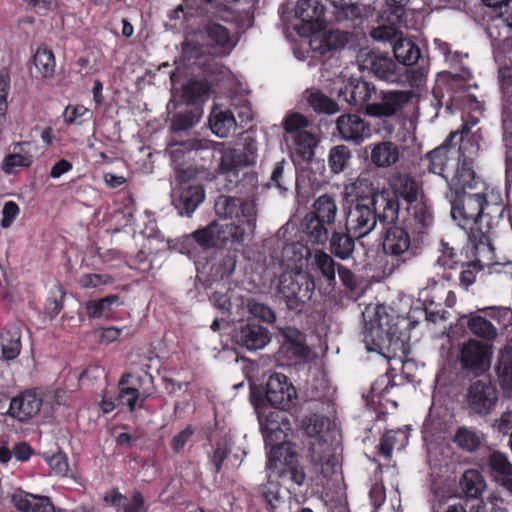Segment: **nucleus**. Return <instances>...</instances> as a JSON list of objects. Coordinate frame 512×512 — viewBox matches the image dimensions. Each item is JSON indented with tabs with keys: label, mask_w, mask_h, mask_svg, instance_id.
Here are the masks:
<instances>
[{
	"label": "nucleus",
	"mask_w": 512,
	"mask_h": 512,
	"mask_svg": "<svg viewBox=\"0 0 512 512\" xmlns=\"http://www.w3.org/2000/svg\"><path fill=\"white\" fill-rule=\"evenodd\" d=\"M338 213V206L333 195L323 194L315 199L310 214L315 215L327 225L334 226Z\"/></svg>",
	"instance_id": "f704fd0d"
},
{
	"label": "nucleus",
	"mask_w": 512,
	"mask_h": 512,
	"mask_svg": "<svg viewBox=\"0 0 512 512\" xmlns=\"http://www.w3.org/2000/svg\"><path fill=\"white\" fill-rule=\"evenodd\" d=\"M458 134L459 133L457 131L450 132L448 137L440 146L425 155V159L428 161L427 169L429 172L440 175L441 177L445 178V180L448 178V176L445 174V170L450 160L448 155L449 149L450 147L457 144V142H454V140Z\"/></svg>",
	"instance_id": "a878e982"
},
{
	"label": "nucleus",
	"mask_w": 512,
	"mask_h": 512,
	"mask_svg": "<svg viewBox=\"0 0 512 512\" xmlns=\"http://www.w3.org/2000/svg\"><path fill=\"white\" fill-rule=\"evenodd\" d=\"M364 319L363 342L370 352H377L387 359L402 358L407 353L403 334L396 318L384 306L367 307Z\"/></svg>",
	"instance_id": "f03ea898"
},
{
	"label": "nucleus",
	"mask_w": 512,
	"mask_h": 512,
	"mask_svg": "<svg viewBox=\"0 0 512 512\" xmlns=\"http://www.w3.org/2000/svg\"><path fill=\"white\" fill-rule=\"evenodd\" d=\"M383 251L387 257L383 273L392 275L417 254L416 240L412 241L406 228L389 227L384 235Z\"/></svg>",
	"instance_id": "423d86ee"
},
{
	"label": "nucleus",
	"mask_w": 512,
	"mask_h": 512,
	"mask_svg": "<svg viewBox=\"0 0 512 512\" xmlns=\"http://www.w3.org/2000/svg\"><path fill=\"white\" fill-rule=\"evenodd\" d=\"M388 21H389V25H381L376 28H373L370 31L371 38H373L376 41H383V42H386V41L391 42L393 40L396 41V39H398L397 38L398 30L395 27V25L398 22H400V19L395 20V17L391 14L388 17Z\"/></svg>",
	"instance_id": "5fc2aeb1"
},
{
	"label": "nucleus",
	"mask_w": 512,
	"mask_h": 512,
	"mask_svg": "<svg viewBox=\"0 0 512 512\" xmlns=\"http://www.w3.org/2000/svg\"><path fill=\"white\" fill-rule=\"evenodd\" d=\"M303 232L311 243L323 245L329 240L333 226L308 213L303 219Z\"/></svg>",
	"instance_id": "2f4dec72"
},
{
	"label": "nucleus",
	"mask_w": 512,
	"mask_h": 512,
	"mask_svg": "<svg viewBox=\"0 0 512 512\" xmlns=\"http://www.w3.org/2000/svg\"><path fill=\"white\" fill-rule=\"evenodd\" d=\"M204 198L205 192L200 185H180L172 191V204L180 215L190 216Z\"/></svg>",
	"instance_id": "4be33fe9"
},
{
	"label": "nucleus",
	"mask_w": 512,
	"mask_h": 512,
	"mask_svg": "<svg viewBox=\"0 0 512 512\" xmlns=\"http://www.w3.org/2000/svg\"><path fill=\"white\" fill-rule=\"evenodd\" d=\"M400 158L398 145L391 141H381L371 145L370 161L377 168H389Z\"/></svg>",
	"instance_id": "cd10ccee"
},
{
	"label": "nucleus",
	"mask_w": 512,
	"mask_h": 512,
	"mask_svg": "<svg viewBox=\"0 0 512 512\" xmlns=\"http://www.w3.org/2000/svg\"><path fill=\"white\" fill-rule=\"evenodd\" d=\"M459 134L460 145L459 152L461 154V160H468L473 163L474 157L477 156L480 150L479 139L480 137L476 134H469V129L466 125L463 126L461 131H457Z\"/></svg>",
	"instance_id": "c03bdc74"
},
{
	"label": "nucleus",
	"mask_w": 512,
	"mask_h": 512,
	"mask_svg": "<svg viewBox=\"0 0 512 512\" xmlns=\"http://www.w3.org/2000/svg\"><path fill=\"white\" fill-rule=\"evenodd\" d=\"M41 406L42 398L40 394L35 390H29L10 401L8 414L20 422H25L36 416Z\"/></svg>",
	"instance_id": "412c9836"
},
{
	"label": "nucleus",
	"mask_w": 512,
	"mask_h": 512,
	"mask_svg": "<svg viewBox=\"0 0 512 512\" xmlns=\"http://www.w3.org/2000/svg\"><path fill=\"white\" fill-rule=\"evenodd\" d=\"M37 71L45 78L52 77L55 72V58L52 50L46 46L39 47L33 57Z\"/></svg>",
	"instance_id": "a18cd8bd"
},
{
	"label": "nucleus",
	"mask_w": 512,
	"mask_h": 512,
	"mask_svg": "<svg viewBox=\"0 0 512 512\" xmlns=\"http://www.w3.org/2000/svg\"><path fill=\"white\" fill-rule=\"evenodd\" d=\"M28 145L27 142L16 143L14 146V153L7 155L2 163V169L5 173H13L16 167H29L32 164V156L27 153H20L22 146Z\"/></svg>",
	"instance_id": "09e8293b"
},
{
	"label": "nucleus",
	"mask_w": 512,
	"mask_h": 512,
	"mask_svg": "<svg viewBox=\"0 0 512 512\" xmlns=\"http://www.w3.org/2000/svg\"><path fill=\"white\" fill-rule=\"evenodd\" d=\"M79 285L83 289L97 288L112 282V277L107 274H83L79 278Z\"/></svg>",
	"instance_id": "e2e57ef3"
},
{
	"label": "nucleus",
	"mask_w": 512,
	"mask_h": 512,
	"mask_svg": "<svg viewBox=\"0 0 512 512\" xmlns=\"http://www.w3.org/2000/svg\"><path fill=\"white\" fill-rule=\"evenodd\" d=\"M259 493L271 509H276L282 502L280 485L278 482L268 480L259 487Z\"/></svg>",
	"instance_id": "4d7b16f0"
},
{
	"label": "nucleus",
	"mask_w": 512,
	"mask_h": 512,
	"mask_svg": "<svg viewBox=\"0 0 512 512\" xmlns=\"http://www.w3.org/2000/svg\"><path fill=\"white\" fill-rule=\"evenodd\" d=\"M353 34L342 30L328 31V43L332 51L343 49L352 39Z\"/></svg>",
	"instance_id": "69168bd1"
},
{
	"label": "nucleus",
	"mask_w": 512,
	"mask_h": 512,
	"mask_svg": "<svg viewBox=\"0 0 512 512\" xmlns=\"http://www.w3.org/2000/svg\"><path fill=\"white\" fill-rule=\"evenodd\" d=\"M448 192H471L484 187V182L473 169V163L468 160H460L454 175L447 178Z\"/></svg>",
	"instance_id": "aec40b11"
},
{
	"label": "nucleus",
	"mask_w": 512,
	"mask_h": 512,
	"mask_svg": "<svg viewBox=\"0 0 512 512\" xmlns=\"http://www.w3.org/2000/svg\"><path fill=\"white\" fill-rule=\"evenodd\" d=\"M296 16L308 26V30L320 28L324 17V6L318 0H299Z\"/></svg>",
	"instance_id": "c85d7f7f"
},
{
	"label": "nucleus",
	"mask_w": 512,
	"mask_h": 512,
	"mask_svg": "<svg viewBox=\"0 0 512 512\" xmlns=\"http://www.w3.org/2000/svg\"><path fill=\"white\" fill-rule=\"evenodd\" d=\"M340 265L332 255L323 250H316L313 254L312 269L317 271L329 285L336 284V273Z\"/></svg>",
	"instance_id": "473e14b6"
},
{
	"label": "nucleus",
	"mask_w": 512,
	"mask_h": 512,
	"mask_svg": "<svg viewBox=\"0 0 512 512\" xmlns=\"http://www.w3.org/2000/svg\"><path fill=\"white\" fill-rule=\"evenodd\" d=\"M314 290V280L308 273L297 271L284 273L280 277L279 292L291 310H300L312 298Z\"/></svg>",
	"instance_id": "9d476101"
},
{
	"label": "nucleus",
	"mask_w": 512,
	"mask_h": 512,
	"mask_svg": "<svg viewBox=\"0 0 512 512\" xmlns=\"http://www.w3.org/2000/svg\"><path fill=\"white\" fill-rule=\"evenodd\" d=\"M352 158V151L348 146L344 144L333 146L328 154L330 172L334 175L343 173L350 167Z\"/></svg>",
	"instance_id": "79ce46f5"
},
{
	"label": "nucleus",
	"mask_w": 512,
	"mask_h": 512,
	"mask_svg": "<svg viewBox=\"0 0 512 512\" xmlns=\"http://www.w3.org/2000/svg\"><path fill=\"white\" fill-rule=\"evenodd\" d=\"M485 189L471 192H447L446 198L451 205V216L466 228L470 224L477 223L485 206L488 204Z\"/></svg>",
	"instance_id": "1a4fd4ad"
},
{
	"label": "nucleus",
	"mask_w": 512,
	"mask_h": 512,
	"mask_svg": "<svg viewBox=\"0 0 512 512\" xmlns=\"http://www.w3.org/2000/svg\"><path fill=\"white\" fill-rule=\"evenodd\" d=\"M309 125V120L302 114L290 112L283 120V128L287 134H293L305 129Z\"/></svg>",
	"instance_id": "bf43d9fd"
},
{
	"label": "nucleus",
	"mask_w": 512,
	"mask_h": 512,
	"mask_svg": "<svg viewBox=\"0 0 512 512\" xmlns=\"http://www.w3.org/2000/svg\"><path fill=\"white\" fill-rule=\"evenodd\" d=\"M215 212L220 218L231 220L250 233L255 231L258 210L254 199L221 195L215 201Z\"/></svg>",
	"instance_id": "0eeeda50"
},
{
	"label": "nucleus",
	"mask_w": 512,
	"mask_h": 512,
	"mask_svg": "<svg viewBox=\"0 0 512 512\" xmlns=\"http://www.w3.org/2000/svg\"><path fill=\"white\" fill-rule=\"evenodd\" d=\"M393 53L398 64H403L404 67L415 64L421 55L419 47L413 41L401 37L396 39Z\"/></svg>",
	"instance_id": "ea45409f"
},
{
	"label": "nucleus",
	"mask_w": 512,
	"mask_h": 512,
	"mask_svg": "<svg viewBox=\"0 0 512 512\" xmlns=\"http://www.w3.org/2000/svg\"><path fill=\"white\" fill-rule=\"evenodd\" d=\"M211 131L220 138L227 137L235 130L237 122L231 109L215 106L209 117Z\"/></svg>",
	"instance_id": "c756f323"
},
{
	"label": "nucleus",
	"mask_w": 512,
	"mask_h": 512,
	"mask_svg": "<svg viewBox=\"0 0 512 512\" xmlns=\"http://www.w3.org/2000/svg\"><path fill=\"white\" fill-rule=\"evenodd\" d=\"M265 445L275 446L292 432L290 419L284 410H260L254 403Z\"/></svg>",
	"instance_id": "9b49d317"
},
{
	"label": "nucleus",
	"mask_w": 512,
	"mask_h": 512,
	"mask_svg": "<svg viewBox=\"0 0 512 512\" xmlns=\"http://www.w3.org/2000/svg\"><path fill=\"white\" fill-rule=\"evenodd\" d=\"M491 345L477 340H469L460 350V364L463 371L475 376L486 372L491 364Z\"/></svg>",
	"instance_id": "2eb2a0df"
},
{
	"label": "nucleus",
	"mask_w": 512,
	"mask_h": 512,
	"mask_svg": "<svg viewBox=\"0 0 512 512\" xmlns=\"http://www.w3.org/2000/svg\"><path fill=\"white\" fill-rule=\"evenodd\" d=\"M467 325L474 335L483 339L493 340L497 336L496 327L484 317L472 316L469 318Z\"/></svg>",
	"instance_id": "603ef678"
},
{
	"label": "nucleus",
	"mask_w": 512,
	"mask_h": 512,
	"mask_svg": "<svg viewBox=\"0 0 512 512\" xmlns=\"http://www.w3.org/2000/svg\"><path fill=\"white\" fill-rule=\"evenodd\" d=\"M350 94L346 100L351 105L363 106L364 114L372 118L383 119V130L391 135L394 131L388 119L397 116L411 101L413 93L408 90H380L373 83L362 79L351 80L345 86Z\"/></svg>",
	"instance_id": "f257e3e1"
},
{
	"label": "nucleus",
	"mask_w": 512,
	"mask_h": 512,
	"mask_svg": "<svg viewBox=\"0 0 512 512\" xmlns=\"http://www.w3.org/2000/svg\"><path fill=\"white\" fill-rule=\"evenodd\" d=\"M394 387V383L391 381L388 374L381 375L378 377L371 386L372 398L377 397L379 401L389 393L390 389Z\"/></svg>",
	"instance_id": "338daca9"
},
{
	"label": "nucleus",
	"mask_w": 512,
	"mask_h": 512,
	"mask_svg": "<svg viewBox=\"0 0 512 512\" xmlns=\"http://www.w3.org/2000/svg\"><path fill=\"white\" fill-rule=\"evenodd\" d=\"M235 341L249 351H256L263 349L271 341V333L261 325L246 324L237 330Z\"/></svg>",
	"instance_id": "b1692460"
},
{
	"label": "nucleus",
	"mask_w": 512,
	"mask_h": 512,
	"mask_svg": "<svg viewBox=\"0 0 512 512\" xmlns=\"http://www.w3.org/2000/svg\"><path fill=\"white\" fill-rule=\"evenodd\" d=\"M483 469L498 485L512 476V462L507 454L498 450H491L483 459Z\"/></svg>",
	"instance_id": "393cba45"
},
{
	"label": "nucleus",
	"mask_w": 512,
	"mask_h": 512,
	"mask_svg": "<svg viewBox=\"0 0 512 512\" xmlns=\"http://www.w3.org/2000/svg\"><path fill=\"white\" fill-rule=\"evenodd\" d=\"M484 440L485 436L483 433L474 428L468 427L458 428L454 436V442L456 445L468 453L478 451Z\"/></svg>",
	"instance_id": "e433bc0d"
},
{
	"label": "nucleus",
	"mask_w": 512,
	"mask_h": 512,
	"mask_svg": "<svg viewBox=\"0 0 512 512\" xmlns=\"http://www.w3.org/2000/svg\"><path fill=\"white\" fill-rule=\"evenodd\" d=\"M267 402L279 409L287 411L296 405L297 391L289 378L282 373H273L266 383Z\"/></svg>",
	"instance_id": "dca6fc26"
},
{
	"label": "nucleus",
	"mask_w": 512,
	"mask_h": 512,
	"mask_svg": "<svg viewBox=\"0 0 512 512\" xmlns=\"http://www.w3.org/2000/svg\"><path fill=\"white\" fill-rule=\"evenodd\" d=\"M246 306L249 314L254 318L268 324H272L276 321V314L268 305L252 298L247 300Z\"/></svg>",
	"instance_id": "864d4df0"
},
{
	"label": "nucleus",
	"mask_w": 512,
	"mask_h": 512,
	"mask_svg": "<svg viewBox=\"0 0 512 512\" xmlns=\"http://www.w3.org/2000/svg\"><path fill=\"white\" fill-rule=\"evenodd\" d=\"M191 236L203 249L219 248L217 221L194 231Z\"/></svg>",
	"instance_id": "8fccbe9b"
},
{
	"label": "nucleus",
	"mask_w": 512,
	"mask_h": 512,
	"mask_svg": "<svg viewBox=\"0 0 512 512\" xmlns=\"http://www.w3.org/2000/svg\"><path fill=\"white\" fill-rule=\"evenodd\" d=\"M308 104L316 112H322L327 114H334L338 112V105L326 95L313 92L307 98Z\"/></svg>",
	"instance_id": "6e6d98bb"
},
{
	"label": "nucleus",
	"mask_w": 512,
	"mask_h": 512,
	"mask_svg": "<svg viewBox=\"0 0 512 512\" xmlns=\"http://www.w3.org/2000/svg\"><path fill=\"white\" fill-rule=\"evenodd\" d=\"M460 487L468 498L478 499L486 489V481L478 470L469 469L463 473Z\"/></svg>",
	"instance_id": "c9c22d12"
},
{
	"label": "nucleus",
	"mask_w": 512,
	"mask_h": 512,
	"mask_svg": "<svg viewBox=\"0 0 512 512\" xmlns=\"http://www.w3.org/2000/svg\"><path fill=\"white\" fill-rule=\"evenodd\" d=\"M36 494L17 490L11 495V502L19 512H31Z\"/></svg>",
	"instance_id": "0e129e2a"
},
{
	"label": "nucleus",
	"mask_w": 512,
	"mask_h": 512,
	"mask_svg": "<svg viewBox=\"0 0 512 512\" xmlns=\"http://www.w3.org/2000/svg\"><path fill=\"white\" fill-rule=\"evenodd\" d=\"M287 167L291 170V167L286 160L283 159L277 162L273 167L267 186L275 187L281 192H286L288 190V186L291 184L290 175L286 171Z\"/></svg>",
	"instance_id": "3c124183"
},
{
	"label": "nucleus",
	"mask_w": 512,
	"mask_h": 512,
	"mask_svg": "<svg viewBox=\"0 0 512 512\" xmlns=\"http://www.w3.org/2000/svg\"><path fill=\"white\" fill-rule=\"evenodd\" d=\"M203 38L210 55L215 57L229 55L236 45L230 31L225 26L212 21L204 26Z\"/></svg>",
	"instance_id": "a211bd4d"
},
{
	"label": "nucleus",
	"mask_w": 512,
	"mask_h": 512,
	"mask_svg": "<svg viewBox=\"0 0 512 512\" xmlns=\"http://www.w3.org/2000/svg\"><path fill=\"white\" fill-rule=\"evenodd\" d=\"M21 333L17 328L0 333V357L4 360L15 359L21 351Z\"/></svg>",
	"instance_id": "a19ab883"
},
{
	"label": "nucleus",
	"mask_w": 512,
	"mask_h": 512,
	"mask_svg": "<svg viewBox=\"0 0 512 512\" xmlns=\"http://www.w3.org/2000/svg\"><path fill=\"white\" fill-rule=\"evenodd\" d=\"M211 147L219 153L220 157L216 171L222 175L232 174L237 176L240 169L253 165L257 158V141L249 134L242 135L240 143L235 147L198 138L175 142L171 145L170 154L173 161L177 162L180 154L184 151L204 150Z\"/></svg>",
	"instance_id": "7ed1b4c3"
},
{
	"label": "nucleus",
	"mask_w": 512,
	"mask_h": 512,
	"mask_svg": "<svg viewBox=\"0 0 512 512\" xmlns=\"http://www.w3.org/2000/svg\"><path fill=\"white\" fill-rule=\"evenodd\" d=\"M217 230L219 234V248L240 245L251 234L242 226H237L233 223L220 224L217 222Z\"/></svg>",
	"instance_id": "58836bf2"
},
{
	"label": "nucleus",
	"mask_w": 512,
	"mask_h": 512,
	"mask_svg": "<svg viewBox=\"0 0 512 512\" xmlns=\"http://www.w3.org/2000/svg\"><path fill=\"white\" fill-rule=\"evenodd\" d=\"M353 199L350 203L372 204L382 207V217L386 220H397L400 204L385 190H380L376 183V174L372 169L362 170L350 185Z\"/></svg>",
	"instance_id": "39448f33"
},
{
	"label": "nucleus",
	"mask_w": 512,
	"mask_h": 512,
	"mask_svg": "<svg viewBox=\"0 0 512 512\" xmlns=\"http://www.w3.org/2000/svg\"><path fill=\"white\" fill-rule=\"evenodd\" d=\"M382 207L372 204L350 203L345 210V228L355 238L369 235L377 226V222L392 224L397 220H386L382 217Z\"/></svg>",
	"instance_id": "6e6552de"
},
{
	"label": "nucleus",
	"mask_w": 512,
	"mask_h": 512,
	"mask_svg": "<svg viewBox=\"0 0 512 512\" xmlns=\"http://www.w3.org/2000/svg\"><path fill=\"white\" fill-rule=\"evenodd\" d=\"M281 346L279 353L282 357L295 363L305 361L309 357L305 335L296 328L284 327L279 329Z\"/></svg>",
	"instance_id": "f3484780"
},
{
	"label": "nucleus",
	"mask_w": 512,
	"mask_h": 512,
	"mask_svg": "<svg viewBox=\"0 0 512 512\" xmlns=\"http://www.w3.org/2000/svg\"><path fill=\"white\" fill-rule=\"evenodd\" d=\"M499 400L496 386L489 380L478 379L467 388L466 404L468 409L480 417L493 412Z\"/></svg>",
	"instance_id": "f8f14e48"
},
{
	"label": "nucleus",
	"mask_w": 512,
	"mask_h": 512,
	"mask_svg": "<svg viewBox=\"0 0 512 512\" xmlns=\"http://www.w3.org/2000/svg\"><path fill=\"white\" fill-rule=\"evenodd\" d=\"M182 56L186 60H196L205 55H210L205 43L200 44L196 40L186 38L181 44Z\"/></svg>",
	"instance_id": "13d9d810"
},
{
	"label": "nucleus",
	"mask_w": 512,
	"mask_h": 512,
	"mask_svg": "<svg viewBox=\"0 0 512 512\" xmlns=\"http://www.w3.org/2000/svg\"><path fill=\"white\" fill-rule=\"evenodd\" d=\"M354 236L346 231L332 232L330 240V252L341 260H347L352 257L355 249Z\"/></svg>",
	"instance_id": "4c0bfd02"
},
{
	"label": "nucleus",
	"mask_w": 512,
	"mask_h": 512,
	"mask_svg": "<svg viewBox=\"0 0 512 512\" xmlns=\"http://www.w3.org/2000/svg\"><path fill=\"white\" fill-rule=\"evenodd\" d=\"M118 301L117 295H108L99 300H89L85 303L86 314L89 318H107L111 314V306Z\"/></svg>",
	"instance_id": "de8ad7c7"
},
{
	"label": "nucleus",
	"mask_w": 512,
	"mask_h": 512,
	"mask_svg": "<svg viewBox=\"0 0 512 512\" xmlns=\"http://www.w3.org/2000/svg\"><path fill=\"white\" fill-rule=\"evenodd\" d=\"M406 228L411 229L418 235L424 234L425 230L432 225L433 216L424 202H414L407 208Z\"/></svg>",
	"instance_id": "bb28decb"
},
{
	"label": "nucleus",
	"mask_w": 512,
	"mask_h": 512,
	"mask_svg": "<svg viewBox=\"0 0 512 512\" xmlns=\"http://www.w3.org/2000/svg\"><path fill=\"white\" fill-rule=\"evenodd\" d=\"M495 371L503 390L512 389V346L501 348L497 355Z\"/></svg>",
	"instance_id": "72a5a7b5"
},
{
	"label": "nucleus",
	"mask_w": 512,
	"mask_h": 512,
	"mask_svg": "<svg viewBox=\"0 0 512 512\" xmlns=\"http://www.w3.org/2000/svg\"><path fill=\"white\" fill-rule=\"evenodd\" d=\"M230 109L234 112V115L238 116L241 123H247L253 119L251 105L246 99L240 97L233 99Z\"/></svg>",
	"instance_id": "680f3d73"
},
{
	"label": "nucleus",
	"mask_w": 512,
	"mask_h": 512,
	"mask_svg": "<svg viewBox=\"0 0 512 512\" xmlns=\"http://www.w3.org/2000/svg\"><path fill=\"white\" fill-rule=\"evenodd\" d=\"M362 62L364 68L374 77L388 84L409 85L411 88H415L421 86L427 77L425 67L406 68L386 54L368 52Z\"/></svg>",
	"instance_id": "20e7f679"
},
{
	"label": "nucleus",
	"mask_w": 512,
	"mask_h": 512,
	"mask_svg": "<svg viewBox=\"0 0 512 512\" xmlns=\"http://www.w3.org/2000/svg\"><path fill=\"white\" fill-rule=\"evenodd\" d=\"M491 9L490 19L485 24L487 36L492 41L507 37L512 30V0H481Z\"/></svg>",
	"instance_id": "4468645a"
},
{
	"label": "nucleus",
	"mask_w": 512,
	"mask_h": 512,
	"mask_svg": "<svg viewBox=\"0 0 512 512\" xmlns=\"http://www.w3.org/2000/svg\"><path fill=\"white\" fill-rule=\"evenodd\" d=\"M269 448L267 469H280L281 466L296 463L297 454L293 449V445L287 439L280 441L275 446H269Z\"/></svg>",
	"instance_id": "7c9ffc66"
},
{
	"label": "nucleus",
	"mask_w": 512,
	"mask_h": 512,
	"mask_svg": "<svg viewBox=\"0 0 512 512\" xmlns=\"http://www.w3.org/2000/svg\"><path fill=\"white\" fill-rule=\"evenodd\" d=\"M337 130L342 140L361 144L372 135L370 125L357 114H343L336 120Z\"/></svg>",
	"instance_id": "6ab92c4d"
},
{
	"label": "nucleus",
	"mask_w": 512,
	"mask_h": 512,
	"mask_svg": "<svg viewBox=\"0 0 512 512\" xmlns=\"http://www.w3.org/2000/svg\"><path fill=\"white\" fill-rule=\"evenodd\" d=\"M389 186L393 192V196L397 201L399 198L406 201L408 204L417 202L422 189L418 181L409 174L397 172L390 176Z\"/></svg>",
	"instance_id": "5701e85b"
},
{
	"label": "nucleus",
	"mask_w": 512,
	"mask_h": 512,
	"mask_svg": "<svg viewBox=\"0 0 512 512\" xmlns=\"http://www.w3.org/2000/svg\"><path fill=\"white\" fill-rule=\"evenodd\" d=\"M473 256V262L480 266V270L495 263V249L486 236H482L474 245Z\"/></svg>",
	"instance_id": "49530a36"
},
{
	"label": "nucleus",
	"mask_w": 512,
	"mask_h": 512,
	"mask_svg": "<svg viewBox=\"0 0 512 512\" xmlns=\"http://www.w3.org/2000/svg\"><path fill=\"white\" fill-rule=\"evenodd\" d=\"M326 425L327 419L318 414H312L303 419V428L310 437L319 435L324 431Z\"/></svg>",
	"instance_id": "052dcab7"
},
{
	"label": "nucleus",
	"mask_w": 512,
	"mask_h": 512,
	"mask_svg": "<svg viewBox=\"0 0 512 512\" xmlns=\"http://www.w3.org/2000/svg\"><path fill=\"white\" fill-rule=\"evenodd\" d=\"M494 430L503 436H509L512 439V410L505 411L501 416L494 420L492 424Z\"/></svg>",
	"instance_id": "774afa93"
},
{
	"label": "nucleus",
	"mask_w": 512,
	"mask_h": 512,
	"mask_svg": "<svg viewBox=\"0 0 512 512\" xmlns=\"http://www.w3.org/2000/svg\"><path fill=\"white\" fill-rule=\"evenodd\" d=\"M332 6L333 21L344 28H354L375 14L370 3L353 0H328Z\"/></svg>",
	"instance_id": "ddd939ff"
},
{
	"label": "nucleus",
	"mask_w": 512,
	"mask_h": 512,
	"mask_svg": "<svg viewBox=\"0 0 512 512\" xmlns=\"http://www.w3.org/2000/svg\"><path fill=\"white\" fill-rule=\"evenodd\" d=\"M211 85L204 79H190L182 86V98L188 104H195L208 97Z\"/></svg>",
	"instance_id": "37998d69"
}]
</instances>
